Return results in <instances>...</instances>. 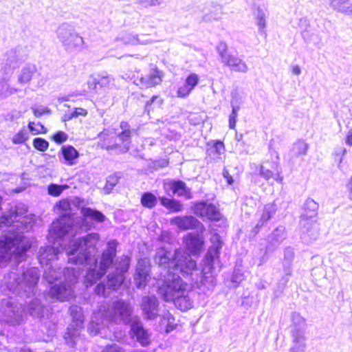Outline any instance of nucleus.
Wrapping results in <instances>:
<instances>
[{"label": "nucleus", "mask_w": 352, "mask_h": 352, "mask_svg": "<svg viewBox=\"0 0 352 352\" xmlns=\"http://www.w3.org/2000/svg\"><path fill=\"white\" fill-rule=\"evenodd\" d=\"M159 290L164 301L172 302L180 311H186L192 308L194 300L188 289V283L179 276L165 280Z\"/></svg>", "instance_id": "nucleus-1"}, {"label": "nucleus", "mask_w": 352, "mask_h": 352, "mask_svg": "<svg viewBox=\"0 0 352 352\" xmlns=\"http://www.w3.org/2000/svg\"><path fill=\"white\" fill-rule=\"evenodd\" d=\"M119 127L121 129L120 132L116 129L107 128L98 134V144L102 148L121 153L129 151L132 137L131 125L127 121H121Z\"/></svg>", "instance_id": "nucleus-2"}, {"label": "nucleus", "mask_w": 352, "mask_h": 352, "mask_svg": "<svg viewBox=\"0 0 352 352\" xmlns=\"http://www.w3.org/2000/svg\"><path fill=\"white\" fill-rule=\"evenodd\" d=\"M99 241L100 235L96 232L88 233L77 238L67 253L71 256L69 258V263L82 265L90 260L92 254L98 250Z\"/></svg>", "instance_id": "nucleus-3"}, {"label": "nucleus", "mask_w": 352, "mask_h": 352, "mask_svg": "<svg viewBox=\"0 0 352 352\" xmlns=\"http://www.w3.org/2000/svg\"><path fill=\"white\" fill-rule=\"evenodd\" d=\"M216 50L221 63L225 66L229 67L231 71L239 73H245L248 71V67L246 63L230 52L229 47L226 42L220 41Z\"/></svg>", "instance_id": "nucleus-4"}, {"label": "nucleus", "mask_w": 352, "mask_h": 352, "mask_svg": "<svg viewBox=\"0 0 352 352\" xmlns=\"http://www.w3.org/2000/svg\"><path fill=\"white\" fill-rule=\"evenodd\" d=\"M193 213L202 219L210 221H219L223 215L217 206L206 201L194 202L191 206Z\"/></svg>", "instance_id": "nucleus-5"}, {"label": "nucleus", "mask_w": 352, "mask_h": 352, "mask_svg": "<svg viewBox=\"0 0 352 352\" xmlns=\"http://www.w3.org/2000/svg\"><path fill=\"white\" fill-rule=\"evenodd\" d=\"M170 263L173 268L178 270L183 274H192L197 268L196 261L190 257V254L179 249L175 250Z\"/></svg>", "instance_id": "nucleus-6"}, {"label": "nucleus", "mask_w": 352, "mask_h": 352, "mask_svg": "<svg viewBox=\"0 0 352 352\" xmlns=\"http://www.w3.org/2000/svg\"><path fill=\"white\" fill-rule=\"evenodd\" d=\"M131 309L129 305L123 300H116L110 310H107L104 319L109 322H116L118 319H124L131 316Z\"/></svg>", "instance_id": "nucleus-7"}, {"label": "nucleus", "mask_w": 352, "mask_h": 352, "mask_svg": "<svg viewBox=\"0 0 352 352\" xmlns=\"http://www.w3.org/2000/svg\"><path fill=\"white\" fill-rule=\"evenodd\" d=\"M183 242L190 254L199 255L204 249V239L197 233H188L184 236Z\"/></svg>", "instance_id": "nucleus-8"}, {"label": "nucleus", "mask_w": 352, "mask_h": 352, "mask_svg": "<svg viewBox=\"0 0 352 352\" xmlns=\"http://www.w3.org/2000/svg\"><path fill=\"white\" fill-rule=\"evenodd\" d=\"M164 78V72L156 65H151L149 72L146 76L140 78L141 85L146 87H155L160 85Z\"/></svg>", "instance_id": "nucleus-9"}, {"label": "nucleus", "mask_w": 352, "mask_h": 352, "mask_svg": "<svg viewBox=\"0 0 352 352\" xmlns=\"http://www.w3.org/2000/svg\"><path fill=\"white\" fill-rule=\"evenodd\" d=\"M199 80L200 77L198 74L190 73L185 78L184 83L177 87V97L179 98H187L199 84Z\"/></svg>", "instance_id": "nucleus-10"}, {"label": "nucleus", "mask_w": 352, "mask_h": 352, "mask_svg": "<svg viewBox=\"0 0 352 352\" xmlns=\"http://www.w3.org/2000/svg\"><path fill=\"white\" fill-rule=\"evenodd\" d=\"M172 225L176 226L180 230H195L203 224L194 216H177L170 220Z\"/></svg>", "instance_id": "nucleus-11"}, {"label": "nucleus", "mask_w": 352, "mask_h": 352, "mask_svg": "<svg viewBox=\"0 0 352 352\" xmlns=\"http://www.w3.org/2000/svg\"><path fill=\"white\" fill-rule=\"evenodd\" d=\"M274 154L276 161L273 162L272 169L270 170L264 166H261L260 175L266 180L273 179L278 182H282L283 177L281 175V168L278 162L280 159L279 154L276 151H274Z\"/></svg>", "instance_id": "nucleus-12"}, {"label": "nucleus", "mask_w": 352, "mask_h": 352, "mask_svg": "<svg viewBox=\"0 0 352 352\" xmlns=\"http://www.w3.org/2000/svg\"><path fill=\"white\" fill-rule=\"evenodd\" d=\"M150 266L144 260L141 259L138 262L134 274V281L138 288L144 287L149 280Z\"/></svg>", "instance_id": "nucleus-13"}, {"label": "nucleus", "mask_w": 352, "mask_h": 352, "mask_svg": "<svg viewBox=\"0 0 352 352\" xmlns=\"http://www.w3.org/2000/svg\"><path fill=\"white\" fill-rule=\"evenodd\" d=\"M23 236L6 238L4 243L5 247L8 249L14 248L13 253L17 256H21L23 254L25 253L31 247L28 243H23Z\"/></svg>", "instance_id": "nucleus-14"}, {"label": "nucleus", "mask_w": 352, "mask_h": 352, "mask_svg": "<svg viewBox=\"0 0 352 352\" xmlns=\"http://www.w3.org/2000/svg\"><path fill=\"white\" fill-rule=\"evenodd\" d=\"M305 213L300 216V223L303 227H306L307 224L316 222L312 219L317 215L318 204L313 199H308L305 204Z\"/></svg>", "instance_id": "nucleus-15"}, {"label": "nucleus", "mask_w": 352, "mask_h": 352, "mask_svg": "<svg viewBox=\"0 0 352 352\" xmlns=\"http://www.w3.org/2000/svg\"><path fill=\"white\" fill-rule=\"evenodd\" d=\"M131 331L136 338L137 341L143 346H147L151 343L148 331L144 329L139 321H134L131 324Z\"/></svg>", "instance_id": "nucleus-16"}, {"label": "nucleus", "mask_w": 352, "mask_h": 352, "mask_svg": "<svg viewBox=\"0 0 352 352\" xmlns=\"http://www.w3.org/2000/svg\"><path fill=\"white\" fill-rule=\"evenodd\" d=\"M167 184L170 186L173 195L177 194L179 197H184L186 199H191L192 193L190 189L187 187L186 184L182 180H173Z\"/></svg>", "instance_id": "nucleus-17"}, {"label": "nucleus", "mask_w": 352, "mask_h": 352, "mask_svg": "<svg viewBox=\"0 0 352 352\" xmlns=\"http://www.w3.org/2000/svg\"><path fill=\"white\" fill-rule=\"evenodd\" d=\"M206 153L210 159L219 158L220 155L223 154L226 151V146L223 141L214 140L211 143L208 142Z\"/></svg>", "instance_id": "nucleus-18"}, {"label": "nucleus", "mask_w": 352, "mask_h": 352, "mask_svg": "<svg viewBox=\"0 0 352 352\" xmlns=\"http://www.w3.org/2000/svg\"><path fill=\"white\" fill-rule=\"evenodd\" d=\"M116 255V248L110 247L104 250L101 255L100 261V270L107 272L108 268L113 264V259Z\"/></svg>", "instance_id": "nucleus-19"}, {"label": "nucleus", "mask_w": 352, "mask_h": 352, "mask_svg": "<svg viewBox=\"0 0 352 352\" xmlns=\"http://www.w3.org/2000/svg\"><path fill=\"white\" fill-rule=\"evenodd\" d=\"M50 294L52 297L65 301L68 300L70 296V289L63 283L55 285L50 287Z\"/></svg>", "instance_id": "nucleus-20"}, {"label": "nucleus", "mask_w": 352, "mask_h": 352, "mask_svg": "<svg viewBox=\"0 0 352 352\" xmlns=\"http://www.w3.org/2000/svg\"><path fill=\"white\" fill-rule=\"evenodd\" d=\"M159 200L163 207L172 212H179L184 209V205L180 200L165 196L159 197Z\"/></svg>", "instance_id": "nucleus-21"}, {"label": "nucleus", "mask_w": 352, "mask_h": 352, "mask_svg": "<svg viewBox=\"0 0 352 352\" xmlns=\"http://www.w3.org/2000/svg\"><path fill=\"white\" fill-rule=\"evenodd\" d=\"M109 76H99L87 82V88L90 92L97 93L102 88L107 87L110 84Z\"/></svg>", "instance_id": "nucleus-22"}, {"label": "nucleus", "mask_w": 352, "mask_h": 352, "mask_svg": "<svg viewBox=\"0 0 352 352\" xmlns=\"http://www.w3.org/2000/svg\"><path fill=\"white\" fill-rule=\"evenodd\" d=\"M80 212L85 219H89L97 223H102L105 220V216L99 210L89 207H82Z\"/></svg>", "instance_id": "nucleus-23"}, {"label": "nucleus", "mask_w": 352, "mask_h": 352, "mask_svg": "<svg viewBox=\"0 0 352 352\" xmlns=\"http://www.w3.org/2000/svg\"><path fill=\"white\" fill-rule=\"evenodd\" d=\"M60 152L63 159L70 166L74 164L75 160L79 157L78 151L72 145L63 146Z\"/></svg>", "instance_id": "nucleus-24"}, {"label": "nucleus", "mask_w": 352, "mask_h": 352, "mask_svg": "<svg viewBox=\"0 0 352 352\" xmlns=\"http://www.w3.org/2000/svg\"><path fill=\"white\" fill-rule=\"evenodd\" d=\"M63 43L67 48H76L83 44V39L78 34L69 33L63 37Z\"/></svg>", "instance_id": "nucleus-25"}, {"label": "nucleus", "mask_w": 352, "mask_h": 352, "mask_svg": "<svg viewBox=\"0 0 352 352\" xmlns=\"http://www.w3.org/2000/svg\"><path fill=\"white\" fill-rule=\"evenodd\" d=\"M141 205L147 209L154 208L157 204V197L151 192H143L140 197Z\"/></svg>", "instance_id": "nucleus-26"}, {"label": "nucleus", "mask_w": 352, "mask_h": 352, "mask_svg": "<svg viewBox=\"0 0 352 352\" xmlns=\"http://www.w3.org/2000/svg\"><path fill=\"white\" fill-rule=\"evenodd\" d=\"M54 209L63 216L69 215L72 209L70 200L67 198L60 199L55 204Z\"/></svg>", "instance_id": "nucleus-27"}, {"label": "nucleus", "mask_w": 352, "mask_h": 352, "mask_svg": "<svg viewBox=\"0 0 352 352\" xmlns=\"http://www.w3.org/2000/svg\"><path fill=\"white\" fill-rule=\"evenodd\" d=\"M162 324H166L165 331L169 333L175 330L177 326L175 317L169 312L163 315L162 318Z\"/></svg>", "instance_id": "nucleus-28"}, {"label": "nucleus", "mask_w": 352, "mask_h": 352, "mask_svg": "<svg viewBox=\"0 0 352 352\" xmlns=\"http://www.w3.org/2000/svg\"><path fill=\"white\" fill-rule=\"evenodd\" d=\"M28 127L33 135L45 134L47 133V128L40 122L30 121L28 124Z\"/></svg>", "instance_id": "nucleus-29"}, {"label": "nucleus", "mask_w": 352, "mask_h": 352, "mask_svg": "<svg viewBox=\"0 0 352 352\" xmlns=\"http://www.w3.org/2000/svg\"><path fill=\"white\" fill-rule=\"evenodd\" d=\"M69 186L67 184L58 185L56 184H50L47 186V193L52 197L60 196L63 190L67 189Z\"/></svg>", "instance_id": "nucleus-30"}, {"label": "nucleus", "mask_w": 352, "mask_h": 352, "mask_svg": "<svg viewBox=\"0 0 352 352\" xmlns=\"http://www.w3.org/2000/svg\"><path fill=\"white\" fill-rule=\"evenodd\" d=\"M308 144L302 140L296 141L292 148V152L296 156H300L307 153L308 150Z\"/></svg>", "instance_id": "nucleus-31"}, {"label": "nucleus", "mask_w": 352, "mask_h": 352, "mask_svg": "<svg viewBox=\"0 0 352 352\" xmlns=\"http://www.w3.org/2000/svg\"><path fill=\"white\" fill-rule=\"evenodd\" d=\"M106 273L104 270L99 271L96 270V269H91L88 270L87 274H86V278L89 282V284L91 285L94 283H96L97 280H100Z\"/></svg>", "instance_id": "nucleus-32"}, {"label": "nucleus", "mask_w": 352, "mask_h": 352, "mask_svg": "<svg viewBox=\"0 0 352 352\" xmlns=\"http://www.w3.org/2000/svg\"><path fill=\"white\" fill-rule=\"evenodd\" d=\"M210 241L212 243V246L210 247V249H213L214 255L218 257L219 251L223 246V241L220 235L218 233L213 234L210 239Z\"/></svg>", "instance_id": "nucleus-33"}, {"label": "nucleus", "mask_w": 352, "mask_h": 352, "mask_svg": "<svg viewBox=\"0 0 352 352\" xmlns=\"http://www.w3.org/2000/svg\"><path fill=\"white\" fill-rule=\"evenodd\" d=\"M141 307L144 311L148 315V318H151L150 314L152 309L156 307L155 299L150 297H144Z\"/></svg>", "instance_id": "nucleus-34"}, {"label": "nucleus", "mask_w": 352, "mask_h": 352, "mask_svg": "<svg viewBox=\"0 0 352 352\" xmlns=\"http://www.w3.org/2000/svg\"><path fill=\"white\" fill-rule=\"evenodd\" d=\"M29 139V135L24 129H20L12 138V142L14 144H21Z\"/></svg>", "instance_id": "nucleus-35"}, {"label": "nucleus", "mask_w": 352, "mask_h": 352, "mask_svg": "<svg viewBox=\"0 0 352 352\" xmlns=\"http://www.w3.org/2000/svg\"><path fill=\"white\" fill-rule=\"evenodd\" d=\"M34 148L41 152H44L49 148V142L44 138H36L32 141Z\"/></svg>", "instance_id": "nucleus-36"}, {"label": "nucleus", "mask_w": 352, "mask_h": 352, "mask_svg": "<svg viewBox=\"0 0 352 352\" xmlns=\"http://www.w3.org/2000/svg\"><path fill=\"white\" fill-rule=\"evenodd\" d=\"M274 213L275 210L272 206H265L261 214L259 222L262 223V224H265Z\"/></svg>", "instance_id": "nucleus-37"}, {"label": "nucleus", "mask_w": 352, "mask_h": 352, "mask_svg": "<svg viewBox=\"0 0 352 352\" xmlns=\"http://www.w3.org/2000/svg\"><path fill=\"white\" fill-rule=\"evenodd\" d=\"M130 261L131 258L128 255H122L118 263V270L123 274L126 272L129 269Z\"/></svg>", "instance_id": "nucleus-38"}, {"label": "nucleus", "mask_w": 352, "mask_h": 352, "mask_svg": "<svg viewBox=\"0 0 352 352\" xmlns=\"http://www.w3.org/2000/svg\"><path fill=\"white\" fill-rule=\"evenodd\" d=\"M51 140L56 144H60L68 139V135L63 131H58L51 136Z\"/></svg>", "instance_id": "nucleus-39"}, {"label": "nucleus", "mask_w": 352, "mask_h": 352, "mask_svg": "<svg viewBox=\"0 0 352 352\" xmlns=\"http://www.w3.org/2000/svg\"><path fill=\"white\" fill-rule=\"evenodd\" d=\"M32 71L30 69H24L19 77V81L22 84H26L32 80Z\"/></svg>", "instance_id": "nucleus-40"}, {"label": "nucleus", "mask_w": 352, "mask_h": 352, "mask_svg": "<svg viewBox=\"0 0 352 352\" xmlns=\"http://www.w3.org/2000/svg\"><path fill=\"white\" fill-rule=\"evenodd\" d=\"M239 107H233L232 112L229 116V128L230 129H234L236 127V117L238 115Z\"/></svg>", "instance_id": "nucleus-41"}, {"label": "nucleus", "mask_w": 352, "mask_h": 352, "mask_svg": "<svg viewBox=\"0 0 352 352\" xmlns=\"http://www.w3.org/2000/svg\"><path fill=\"white\" fill-rule=\"evenodd\" d=\"M32 110L36 118H40L44 115L51 113V110L48 107H33Z\"/></svg>", "instance_id": "nucleus-42"}, {"label": "nucleus", "mask_w": 352, "mask_h": 352, "mask_svg": "<svg viewBox=\"0 0 352 352\" xmlns=\"http://www.w3.org/2000/svg\"><path fill=\"white\" fill-rule=\"evenodd\" d=\"M120 180V177L117 174L109 175L107 179L106 186L110 188L114 187Z\"/></svg>", "instance_id": "nucleus-43"}, {"label": "nucleus", "mask_w": 352, "mask_h": 352, "mask_svg": "<svg viewBox=\"0 0 352 352\" xmlns=\"http://www.w3.org/2000/svg\"><path fill=\"white\" fill-rule=\"evenodd\" d=\"M122 349L116 344L106 345L101 352H122Z\"/></svg>", "instance_id": "nucleus-44"}, {"label": "nucleus", "mask_w": 352, "mask_h": 352, "mask_svg": "<svg viewBox=\"0 0 352 352\" xmlns=\"http://www.w3.org/2000/svg\"><path fill=\"white\" fill-rule=\"evenodd\" d=\"M124 278H120L119 280L117 279L116 276H111L109 278V281L111 283L110 286L115 289L118 286L121 285L123 283Z\"/></svg>", "instance_id": "nucleus-45"}, {"label": "nucleus", "mask_w": 352, "mask_h": 352, "mask_svg": "<svg viewBox=\"0 0 352 352\" xmlns=\"http://www.w3.org/2000/svg\"><path fill=\"white\" fill-rule=\"evenodd\" d=\"M72 112L74 118H77L78 116H86L88 113L87 109L81 107L74 108Z\"/></svg>", "instance_id": "nucleus-46"}, {"label": "nucleus", "mask_w": 352, "mask_h": 352, "mask_svg": "<svg viewBox=\"0 0 352 352\" xmlns=\"http://www.w3.org/2000/svg\"><path fill=\"white\" fill-rule=\"evenodd\" d=\"M95 292L100 296H104L105 292V285L104 283H98L95 287Z\"/></svg>", "instance_id": "nucleus-47"}, {"label": "nucleus", "mask_w": 352, "mask_h": 352, "mask_svg": "<svg viewBox=\"0 0 352 352\" xmlns=\"http://www.w3.org/2000/svg\"><path fill=\"white\" fill-rule=\"evenodd\" d=\"M222 174L229 185H232L234 183V179L227 169L224 168Z\"/></svg>", "instance_id": "nucleus-48"}, {"label": "nucleus", "mask_w": 352, "mask_h": 352, "mask_svg": "<svg viewBox=\"0 0 352 352\" xmlns=\"http://www.w3.org/2000/svg\"><path fill=\"white\" fill-rule=\"evenodd\" d=\"M346 190L348 198L352 201V177L349 179L346 184Z\"/></svg>", "instance_id": "nucleus-49"}, {"label": "nucleus", "mask_w": 352, "mask_h": 352, "mask_svg": "<svg viewBox=\"0 0 352 352\" xmlns=\"http://www.w3.org/2000/svg\"><path fill=\"white\" fill-rule=\"evenodd\" d=\"M74 118V117L73 116L72 112H69V113H65L63 115V116L62 117V121L63 122H68Z\"/></svg>", "instance_id": "nucleus-50"}, {"label": "nucleus", "mask_w": 352, "mask_h": 352, "mask_svg": "<svg viewBox=\"0 0 352 352\" xmlns=\"http://www.w3.org/2000/svg\"><path fill=\"white\" fill-rule=\"evenodd\" d=\"M265 224H262V223H260L256 224L252 230V232L254 234V235H256L258 234V232H260V230L261 228V227L263 226H264Z\"/></svg>", "instance_id": "nucleus-51"}, {"label": "nucleus", "mask_w": 352, "mask_h": 352, "mask_svg": "<svg viewBox=\"0 0 352 352\" xmlns=\"http://www.w3.org/2000/svg\"><path fill=\"white\" fill-rule=\"evenodd\" d=\"M159 98V96L157 95H155V96H153L150 100H148L146 102V107H150L154 102L156 99H157Z\"/></svg>", "instance_id": "nucleus-52"}, {"label": "nucleus", "mask_w": 352, "mask_h": 352, "mask_svg": "<svg viewBox=\"0 0 352 352\" xmlns=\"http://www.w3.org/2000/svg\"><path fill=\"white\" fill-rule=\"evenodd\" d=\"M340 11L344 14H346L349 15H352V8H351V7H347L346 8L340 9Z\"/></svg>", "instance_id": "nucleus-53"}, {"label": "nucleus", "mask_w": 352, "mask_h": 352, "mask_svg": "<svg viewBox=\"0 0 352 352\" xmlns=\"http://www.w3.org/2000/svg\"><path fill=\"white\" fill-rule=\"evenodd\" d=\"M258 26L263 29L265 26V21L263 17H260L258 20Z\"/></svg>", "instance_id": "nucleus-54"}, {"label": "nucleus", "mask_w": 352, "mask_h": 352, "mask_svg": "<svg viewBox=\"0 0 352 352\" xmlns=\"http://www.w3.org/2000/svg\"><path fill=\"white\" fill-rule=\"evenodd\" d=\"M292 72L294 74L298 75L300 73V67L298 65L293 66L292 68Z\"/></svg>", "instance_id": "nucleus-55"}, {"label": "nucleus", "mask_w": 352, "mask_h": 352, "mask_svg": "<svg viewBox=\"0 0 352 352\" xmlns=\"http://www.w3.org/2000/svg\"><path fill=\"white\" fill-rule=\"evenodd\" d=\"M212 250L214 252L213 249H210H210H209V252H208V254H210V251H212Z\"/></svg>", "instance_id": "nucleus-56"}, {"label": "nucleus", "mask_w": 352, "mask_h": 352, "mask_svg": "<svg viewBox=\"0 0 352 352\" xmlns=\"http://www.w3.org/2000/svg\"><path fill=\"white\" fill-rule=\"evenodd\" d=\"M162 102H163V100H162V99H161V100H160V104H162Z\"/></svg>", "instance_id": "nucleus-57"}]
</instances>
